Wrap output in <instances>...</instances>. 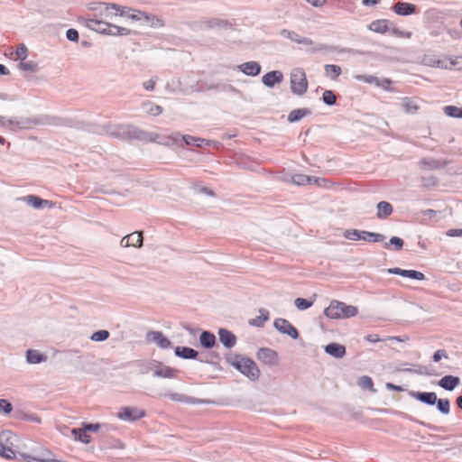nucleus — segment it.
<instances>
[{
    "instance_id": "obj_1",
    "label": "nucleus",
    "mask_w": 462,
    "mask_h": 462,
    "mask_svg": "<svg viewBox=\"0 0 462 462\" xmlns=\"http://www.w3.org/2000/svg\"><path fill=\"white\" fill-rule=\"evenodd\" d=\"M324 314L333 319H349L358 314V309L356 306L334 300L325 309Z\"/></svg>"
},
{
    "instance_id": "obj_2",
    "label": "nucleus",
    "mask_w": 462,
    "mask_h": 462,
    "mask_svg": "<svg viewBox=\"0 0 462 462\" xmlns=\"http://www.w3.org/2000/svg\"><path fill=\"white\" fill-rule=\"evenodd\" d=\"M87 26L97 32L109 35H128L130 33L129 29L111 24L101 18L88 19Z\"/></svg>"
},
{
    "instance_id": "obj_3",
    "label": "nucleus",
    "mask_w": 462,
    "mask_h": 462,
    "mask_svg": "<svg viewBox=\"0 0 462 462\" xmlns=\"http://www.w3.org/2000/svg\"><path fill=\"white\" fill-rule=\"evenodd\" d=\"M290 84L291 92L297 96L304 95L309 87L305 71L301 68H295L291 72Z\"/></svg>"
},
{
    "instance_id": "obj_4",
    "label": "nucleus",
    "mask_w": 462,
    "mask_h": 462,
    "mask_svg": "<svg viewBox=\"0 0 462 462\" xmlns=\"http://www.w3.org/2000/svg\"><path fill=\"white\" fill-rule=\"evenodd\" d=\"M232 365L251 380H256L259 378L260 371L255 362L252 359L243 356H236L232 361Z\"/></svg>"
},
{
    "instance_id": "obj_5",
    "label": "nucleus",
    "mask_w": 462,
    "mask_h": 462,
    "mask_svg": "<svg viewBox=\"0 0 462 462\" xmlns=\"http://www.w3.org/2000/svg\"><path fill=\"white\" fill-rule=\"evenodd\" d=\"M16 436L11 431L5 430L0 433V456L5 458H13L15 453L13 449L14 440Z\"/></svg>"
},
{
    "instance_id": "obj_6",
    "label": "nucleus",
    "mask_w": 462,
    "mask_h": 462,
    "mask_svg": "<svg viewBox=\"0 0 462 462\" xmlns=\"http://www.w3.org/2000/svg\"><path fill=\"white\" fill-rule=\"evenodd\" d=\"M124 14V8L116 4H103L98 11L99 18L106 22L116 16H123Z\"/></svg>"
},
{
    "instance_id": "obj_7",
    "label": "nucleus",
    "mask_w": 462,
    "mask_h": 462,
    "mask_svg": "<svg viewBox=\"0 0 462 462\" xmlns=\"http://www.w3.org/2000/svg\"><path fill=\"white\" fill-rule=\"evenodd\" d=\"M145 411L139 408L123 407L117 413V417L123 420L134 421L143 418Z\"/></svg>"
},
{
    "instance_id": "obj_8",
    "label": "nucleus",
    "mask_w": 462,
    "mask_h": 462,
    "mask_svg": "<svg viewBox=\"0 0 462 462\" xmlns=\"http://www.w3.org/2000/svg\"><path fill=\"white\" fill-rule=\"evenodd\" d=\"M257 359L264 365H275L278 364V354L270 348H260L256 354Z\"/></svg>"
},
{
    "instance_id": "obj_9",
    "label": "nucleus",
    "mask_w": 462,
    "mask_h": 462,
    "mask_svg": "<svg viewBox=\"0 0 462 462\" xmlns=\"http://www.w3.org/2000/svg\"><path fill=\"white\" fill-rule=\"evenodd\" d=\"M274 326L280 332L287 334L292 338H297L299 336L298 330L284 319H277L274 321Z\"/></svg>"
},
{
    "instance_id": "obj_10",
    "label": "nucleus",
    "mask_w": 462,
    "mask_h": 462,
    "mask_svg": "<svg viewBox=\"0 0 462 462\" xmlns=\"http://www.w3.org/2000/svg\"><path fill=\"white\" fill-rule=\"evenodd\" d=\"M120 244L124 247H128V246L141 247L143 245V233L142 232H134L130 235H127L122 238Z\"/></svg>"
},
{
    "instance_id": "obj_11",
    "label": "nucleus",
    "mask_w": 462,
    "mask_h": 462,
    "mask_svg": "<svg viewBox=\"0 0 462 462\" xmlns=\"http://www.w3.org/2000/svg\"><path fill=\"white\" fill-rule=\"evenodd\" d=\"M282 80L283 74L279 70H273L268 72L262 78L263 83L269 88H273L274 85L281 83Z\"/></svg>"
},
{
    "instance_id": "obj_12",
    "label": "nucleus",
    "mask_w": 462,
    "mask_h": 462,
    "mask_svg": "<svg viewBox=\"0 0 462 462\" xmlns=\"http://www.w3.org/2000/svg\"><path fill=\"white\" fill-rule=\"evenodd\" d=\"M28 205L33 207L34 208H41L44 207L52 208L53 203L47 199H42L37 196L28 195L22 199Z\"/></svg>"
},
{
    "instance_id": "obj_13",
    "label": "nucleus",
    "mask_w": 462,
    "mask_h": 462,
    "mask_svg": "<svg viewBox=\"0 0 462 462\" xmlns=\"http://www.w3.org/2000/svg\"><path fill=\"white\" fill-rule=\"evenodd\" d=\"M147 338L156 343L161 348H168L171 345L170 340L160 331H151L147 334Z\"/></svg>"
},
{
    "instance_id": "obj_14",
    "label": "nucleus",
    "mask_w": 462,
    "mask_h": 462,
    "mask_svg": "<svg viewBox=\"0 0 462 462\" xmlns=\"http://www.w3.org/2000/svg\"><path fill=\"white\" fill-rule=\"evenodd\" d=\"M393 11L399 15H410L415 13L416 6L413 4L398 2L393 5Z\"/></svg>"
},
{
    "instance_id": "obj_15",
    "label": "nucleus",
    "mask_w": 462,
    "mask_h": 462,
    "mask_svg": "<svg viewBox=\"0 0 462 462\" xmlns=\"http://www.w3.org/2000/svg\"><path fill=\"white\" fill-rule=\"evenodd\" d=\"M457 57L454 59L444 57L442 59L432 60L430 64L444 69H457V65H455Z\"/></svg>"
},
{
    "instance_id": "obj_16",
    "label": "nucleus",
    "mask_w": 462,
    "mask_h": 462,
    "mask_svg": "<svg viewBox=\"0 0 462 462\" xmlns=\"http://www.w3.org/2000/svg\"><path fill=\"white\" fill-rule=\"evenodd\" d=\"M239 69L248 76H256L261 71V66L256 61H248L241 64Z\"/></svg>"
},
{
    "instance_id": "obj_17",
    "label": "nucleus",
    "mask_w": 462,
    "mask_h": 462,
    "mask_svg": "<svg viewBox=\"0 0 462 462\" xmlns=\"http://www.w3.org/2000/svg\"><path fill=\"white\" fill-rule=\"evenodd\" d=\"M218 335H219V340L225 346L230 348L236 345V337L230 331L222 328L219 330Z\"/></svg>"
},
{
    "instance_id": "obj_18",
    "label": "nucleus",
    "mask_w": 462,
    "mask_h": 462,
    "mask_svg": "<svg viewBox=\"0 0 462 462\" xmlns=\"http://www.w3.org/2000/svg\"><path fill=\"white\" fill-rule=\"evenodd\" d=\"M353 234L356 236V239H362L365 241L381 242L384 239V236L378 233L366 231L358 232L355 230Z\"/></svg>"
},
{
    "instance_id": "obj_19",
    "label": "nucleus",
    "mask_w": 462,
    "mask_h": 462,
    "mask_svg": "<svg viewBox=\"0 0 462 462\" xmlns=\"http://www.w3.org/2000/svg\"><path fill=\"white\" fill-rule=\"evenodd\" d=\"M390 22L385 19L375 20L369 24V30L377 33H385L390 29Z\"/></svg>"
},
{
    "instance_id": "obj_20",
    "label": "nucleus",
    "mask_w": 462,
    "mask_h": 462,
    "mask_svg": "<svg viewBox=\"0 0 462 462\" xmlns=\"http://www.w3.org/2000/svg\"><path fill=\"white\" fill-rule=\"evenodd\" d=\"M460 383L458 377H455L452 375H446L442 379L439 380V385L445 390L452 391L455 387H457Z\"/></svg>"
},
{
    "instance_id": "obj_21",
    "label": "nucleus",
    "mask_w": 462,
    "mask_h": 462,
    "mask_svg": "<svg viewBox=\"0 0 462 462\" xmlns=\"http://www.w3.org/2000/svg\"><path fill=\"white\" fill-rule=\"evenodd\" d=\"M402 106L403 110L408 114H414L420 108L417 99L413 98V97L402 98Z\"/></svg>"
},
{
    "instance_id": "obj_22",
    "label": "nucleus",
    "mask_w": 462,
    "mask_h": 462,
    "mask_svg": "<svg viewBox=\"0 0 462 462\" xmlns=\"http://www.w3.org/2000/svg\"><path fill=\"white\" fill-rule=\"evenodd\" d=\"M325 350L328 354H329L330 356H333L337 358L343 357L346 354V347L344 346H342L340 344H337V343L328 344L325 347Z\"/></svg>"
},
{
    "instance_id": "obj_23",
    "label": "nucleus",
    "mask_w": 462,
    "mask_h": 462,
    "mask_svg": "<svg viewBox=\"0 0 462 462\" xmlns=\"http://www.w3.org/2000/svg\"><path fill=\"white\" fill-rule=\"evenodd\" d=\"M393 211V206L387 201H381L377 204L376 216L378 218H386Z\"/></svg>"
},
{
    "instance_id": "obj_24",
    "label": "nucleus",
    "mask_w": 462,
    "mask_h": 462,
    "mask_svg": "<svg viewBox=\"0 0 462 462\" xmlns=\"http://www.w3.org/2000/svg\"><path fill=\"white\" fill-rule=\"evenodd\" d=\"M28 56V49L24 44H19L16 48V51H10L9 57L14 60H22L23 61Z\"/></svg>"
},
{
    "instance_id": "obj_25",
    "label": "nucleus",
    "mask_w": 462,
    "mask_h": 462,
    "mask_svg": "<svg viewBox=\"0 0 462 462\" xmlns=\"http://www.w3.org/2000/svg\"><path fill=\"white\" fill-rule=\"evenodd\" d=\"M413 396L419 401L433 405L437 402V395L435 393H416Z\"/></svg>"
},
{
    "instance_id": "obj_26",
    "label": "nucleus",
    "mask_w": 462,
    "mask_h": 462,
    "mask_svg": "<svg viewBox=\"0 0 462 462\" xmlns=\"http://www.w3.org/2000/svg\"><path fill=\"white\" fill-rule=\"evenodd\" d=\"M45 359L46 357L38 350L30 349L26 352V360L30 364H39Z\"/></svg>"
},
{
    "instance_id": "obj_27",
    "label": "nucleus",
    "mask_w": 462,
    "mask_h": 462,
    "mask_svg": "<svg viewBox=\"0 0 462 462\" xmlns=\"http://www.w3.org/2000/svg\"><path fill=\"white\" fill-rule=\"evenodd\" d=\"M175 354L183 358H195L198 356L197 351L186 346H177Z\"/></svg>"
},
{
    "instance_id": "obj_28",
    "label": "nucleus",
    "mask_w": 462,
    "mask_h": 462,
    "mask_svg": "<svg viewBox=\"0 0 462 462\" xmlns=\"http://www.w3.org/2000/svg\"><path fill=\"white\" fill-rule=\"evenodd\" d=\"M72 435L74 436L76 440H79L83 443H89L91 440V437L88 434L87 430L83 429H73L71 430Z\"/></svg>"
},
{
    "instance_id": "obj_29",
    "label": "nucleus",
    "mask_w": 462,
    "mask_h": 462,
    "mask_svg": "<svg viewBox=\"0 0 462 462\" xmlns=\"http://www.w3.org/2000/svg\"><path fill=\"white\" fill-rule=\"evenodd\" d=\"M310 114V111L306 108L294 109L289 114L288 120L290 122H296Z\"/></svg>"
},
{
    "instance_id": "obj_30",
    "label": "nucleus",
    "mask_w": 462,
    "mask_h": 462,
    "mask_svg": "<svg viewBox=\"0 0 462 462\" xmlns=\"http://www.w3.org/2000/svg\"><path fill=\"white\" fill-rule=\"evenodd\" d=\"M201 345L207 348H210L215 345L216 337L214 334L204 331L199 337Z\"/></svg>"
},
{
    "instance_id": "obj_31",
    "label": "nucleus",
    "mask_w": 462,
    "mask_h": 462,
    "mask_svg": "<svg viewBox=\"0 0 462 462\" xmlns=\"http://www.w3.org/2000/svg\"><path fill=\"white\" fill-rule=\"evenodd\" d=\"M281 35L286 37V38H289L291 39V41H294L298 43H309L310 42V40L306 39V38H300V36L293 31H289V30H282L281 32Z\"/></svg>"
},
{
    "instance_id": "obj_32",
    "label": "nucleus",
    "mask_w": 462,
    "mask_h": 462,
    "mask_svg": "<svg viewBox=\"0 0 462 462\" xmlns=\"http://www.w3.org/2000/svg\"><path fill=\"white\" fill-rule=\"evenodd\" d=\"M173 402H186V403H196L197 402L193 398L186 396L178 393H171L166 395Z\"/></svg>"
},
{
    "instance_id": "obj_33",
    "label": "nucleus",
    "mask_w": 462,
    "mask_h": 462,
    "mask_svg": "<svg viewBox=\"0 0 462 462\" xmlns=\"http://www.w3.org/2000/svg\"><path fill=\"white\" fill-rule=\"evenodd\" d=\"M444 113L450 117L462 118V108L456 106H446Z\"/></svg>"
},
{
    "instance_id": "obj_34",
    "label": "nucleus",
    "mask_w": 462,
    "mask_h": 462,
    "mask_svg": "<svg viewBox=\"0 0 462 462\" xmlns=\"http://www.w3.org/2000/svg\"><path fill=\"white\" fill-rule=\"evenodd\" d=\"M259 312L261 315L259 317H257L256 319H252L250 321L251 325L258 326V327L263 326V323L269 319V312L266 310L261 309L259 310Z\"/></svg>"
},
{
    "instance_id": "obj_35",
    "label": "nucleus",
    "mask_w": 462,
    "mask_h": 462,
    "mask_svg": "<svg viewBox=\"0 0 462 462\" xmlns=\"http://www.w3.org/2000/svg\"><path fill=\"white\" fill-rule=\"evenodd\" d=\"M182 139L186 143L187 145H195L197 147H201L204 143H206L205 139L194 137L191 135H183Z\"/></svg>"
},
{
    "instance_id": "obj_36",
    "label": "nucleus",
    "mask_w": 462,
    "mask_h": 462,
    "mask_svg": "<svg viewBox=\"0 0 462 462\" xmlns=\"http://www.w3.org/2000/svg\"><path fill=\"white\" fill-rule=\"evenodd\" d=\"M322 100L325 104L332 106L337 101V97L332 90H325L322 95Z\"/></svg>"
},
{
    "instance_id": "obj_37",
    "label": "nucleus",
    "mask_w": 462,
    "mask_h": 462,
    "mask_svg": "<svg viewBox=\"0 0 462 462\" xmlns=\"http://www.w3.org/2000/svg\"><path fill=\"white\" fill-rule=\"evenodd\" d=\"M325 70L327 73L331 74V78L336 79L341 74V68L337 65L328 64L325 66Z\"/></svg>"
},
{
    "instance_id": "obj_38",
    "label": "nucleus",
    "mask_w": 462,
    "mask_h": 462,
    "mask_svg": "<svg viewBox=\"0 0 462 462\" xmlns=\"http://www.w3.org/2000/svg\"><path fill=\"white\" fill-rule=\"evenodd\" d=\"M365 338L366 341L371 343H376L383 340L379 337L377 334H369ZM384 340L401 341L400 337H387Z\"/></svg>"
},
{
    "instance_id": "obj_39",
    "label": "nucleus",
    "mask_w": 462,
    "mask_h": 462,
    "mask_svg": "<svg viewBox=\"0 0 462 462\" xmlns=\"http://www.w3.org/2000/svg\"><path fill=\"white\" fill-rule=\"evenodd\" d=\"M393 245L396 250H401L403 246V240L397 236H393L388 243H385L384 247L389 249V245Z\"/></svg>"
},
{
    "instance_id": "obj_40",
    "label": "nucleus",
    "mask_w": 462,
    "mask_h": 462,
    "mask_svg": "<svg viewBox=\"0 0 462 462\" xmlns=\"http://www.w3.org/2000/svg\"><path fill=\"white\" fill-rule=\"evenodd\" d=\"M109 337V332L107 330H98L92 334L91 340L93 341H104Z\"/></svg>"
},
{
    "instance_id": "obj_41",
    "label": "nucleus",
    "mask_w": 462,
    "mask_h": 462,
    "mask_svg": "<svg viewBox=\"0 0 462 462\" xmlns=\"http://www.w3.org/2000/svg\"><path fill=\"white\" fill-rule=\"evenodd\" d=\"M403 277L416 280H423L425 278L422 273L414 270H404Z\"/></svg>"
},
{
    "instance_id": "obj_42",
    "label": "nucleus",
    "mask_w": 462,
    "mask_h": 462,
    "mask_svg": "<svg viewBox=\"0 0 462 462\" xmlns=\"http://www.w3.org/2000/svg\"><path fill=\"white\" fill-rule=\"evenodd\" d=\"M438 409L444 414L449 412V401L448 399H437Z\"/></svg>"
},
{
    "instance_id": "obj_43",
    "label": "nucleus",
    "mask_w": 462,
    "mask_h": 462,
    "mask_svg": "<svg viewBox=\"0 0 462 462\" xmlns=\"http://www.w3.org/2000/svg\"><path fill=\"white\" fill-rule=\"evenodd\" d=\"M19 69L24 71H35L37 69V65L33 61H26V62H21L18 65Z\"/></svg>"
},
{
    "instance_id": "obj_44",
    "label": "nucleus",
    "mask_w": 462,
    "mask_h": 462,
    "mask_svg": "<svg viewBox=\"0 0 462 462\" xmlns=\"http://www.w3.org/2000/svg\"><path fill=\"white\" fill-rule=\"evenodd\" d=\"M294 303H295V306L299 310H301L310 308L312 304L310 301H308L306 299H302V298H297L295 300Z\"/></svg>"
},
{
    "instance_id": "obj_45",
    "label": "nucleus",
    "mask_w": 462,
    "mask_h": 462,
    "mask_svg": "<svg viewBox=\"0 0 462 462\" xmlns=\"http://www.w3.org/2000/svg\"><path fill=\"white\" fill-rule=\"evenodd\" d=\"M154 374L156 376H160V377H173L174 371L171 368H163V369L156 370Z\"/></svg>"
},
{
    "instance_id": "obj_46",
    "label": "nucleus",
    "mask_w": 462,
    "mask_h": 462,
    "mask_svg": "<svg viewBox=\"0 0 462 462\" xmlns=\"http://www.w3.org/2000/svg\"><path fill=\"white\" fill-rule=\"evenodd\" d=\"M359 384L364 388L372 389L374 386V383L369 376H363L359 380Z\"/></svg>"
},
{
    "instance_id": "obj_47",
    "label": "nucleus",
    "mask_w": 462,
    "mask_h": 462,
    "mask_svg": "<svg viewBox=\"0 0 462 462\" xmlns=\"http://www.w3.org/2000/svg\"><path fill=\"white\" fill-rule=\"evenodd\" d=\"M389 31L391 32L392 34L401 38H410L411 35V32H402L395 27L390 28Z\"/></svg>"
},
{
    "instance_id": "obj_48",
    "label": "nucleus",
    "mask_w": 462,
    "mask_h": 462,
    "mask_svg": "<svg viewBox=\"0 0 462 462\" xmlns=\"http://www.w3.org/2000/svg\"><path fill=\"white\" fill-rule=\"evenodd\" d=\"M293 181L300 185H304L306 183H309L310 181V179L309 176L299 174L295 175L293 177Z\"/></svg>"
},
{
    "instance_id": "obj_49",
    "label": "nucleus",
    "mask_w": 462,
    "mask_h": 462,
    "mask_svg": "<svg viewBox=\"0 0 462 462\" xmlns=\"http://www.w3.org/2000/svg\"><path fill=\"white\" fill-rule=\"evenodd\" d=\"M3 411L5 414H8L12 411V405L6 400H0V411Z\"/></svg>"
},
{
    "instance_id": "obj_50",
    "label": "nucleus",
    "mask_w": 462,
    "mask_h": 462,
    "mask_svg": "<svg viewBox=\"0 0 462 462\" xmlns=\"http://www.w3.org/2000/svg\"><path fill=\"white\" fill-rule=\"evenodd\" d=\"M66 35L69 41H73V42L79 41V32L75 29H69L66 32Z\"/></svg>"
},
{
    "instance_id": "obj_51",
    "label": "nucleus",
    "mask_w": 462,
    "mask_h": 462,
    "mask_svg": "<svg viewBox=\"0 0 462 462\" xmlns=\"http://www.w3.org/2000/svg\"><path fill=\"white\" fill-rule=\"evenodd\" d=\"M148 113L151 116H159L162 113V107L158 105H151V107L148 110Z\"/></svg>"
},
{
    "instance_id": "obj_52",
    "label": "nucleus",
    "mask_w": 462,
    "mask_h": 462,
    "mask_svg": "<svg viewBox=\"0 0 462 462\" xmlns=\"http://www.w3.org/2000/svg\"><path fill=\"white\" fill-rule=\"evenodd\" d=\"M156 81H157V78H154V79H151L147 81H145L143 83V88L146 89V90H149V91H152L154 89V87H155V84H156Z\"/></svg>"
},
{
    "instance_id": "obj_53",
    "label": "nucleus",
    "mask_w": 462,
    "mask_h": 462,
    "mask_svg": "<svg viewBox=\"0 0 462 462\" xmlns=\"http://www.w3.org/2000/svg\"><path fill=\"white\" fill-rule=\"evenodd\" d=\"M442 357H445V358L448 357V355L445 350H438L433 355V360L435 362H439Z\"/></svg>"
},
{
    "instance_id": "obj_54",
    "label": "nucleus",
    "mask_w": 462,
    "mask_h": 462,
    "mask_svg": "<svg viewBox=\"0 0 462 462\" xmlns=\"http://www.w3.org/2000/svg\"><path fill=\"white\" fill-rule=\"evenodd\" d=\"M446 235H447L448 236H450V237H454V236H462V229H459V228L448 229V230L446 232Z\"/></svg>"
},
{
    "instance_id": "obj_55",
    "label": "nucleus",
    "mask_w": 462,
    "mask_h": 462,
    "mask_svg": "<svg viewBox=\"0 0 462 462\" xmlns=\"http://www.w3.org/2000/svg\"><path fill=\"white\" fill-rule=\"evenodd\" d=\"M356 79L359 80H362L364 82H367V83H374V82L377 81V79L374 76L361 75V76H357Z\"/></svg>"
},
{
    "instance_id": "obj_56",
    "label": "nucleus",
    "mask_w": 462,
    "mask_h": 462,
    "mask_svg": "<svg viewBox=\"0 0 462 462\" xmlns=\"http://www.w3.org/2000/svg\"><path fill=\"white\" fill-rule=\"evenodd\" d=\"M306 1L315 7L323 6L326 3V0H306Z\"/></svg>"
},
{
    "instance_id": "obj_57",
    "label": "nucleus",
    "mask_w": 462,
    "mask_h": 462,
    "mask_svg": "<svg viewBox=\"0 0 462 462\" xmlns=\"http://www.w3.org/2000/svg\"><path fill=\"white\" fill-rule=\"evenodd\" d=\"M84 429L87 430V431H97L99 430L100 429V425L99 424H87Z\"/></svg>"
},
{
    "instance_id": "obj_58",
    "label": "nucleus",
    "mask_w": 462,
    "mask_h": 462,
    "mask_svg": "<svg viewBox=\"0 0 462 462\" xmlns=\"http://www.w3.org/2000/svg\"><path fill=\"white\" fill-rule=\"evenodd\" d=\"M388 273L403 276L404 270L401 268H391L388 270Z\"/></svg>"
},
{
    "instance_id": "obj_59",
    "label": "nucleus",
    "mask_w": 462,
    "mask_h": 462,
    "mask_svg": "<svg viewBox=\"0 0 462 462\" xmlns=\"http://www.w3.org/2000/svg\"><path fill=\"white\" fill-rule=\"evenodd\" d=\"M363 5L366 6L375 5L380 0H363Z\"/></svg>"
},
{
    "instance_id": "obj_60",
    "label": "nucleus",
    "mask_w": 462,
    "mask_h": 462,
    "mask_svg": "<svg viewBox=\"0 0 462 462\" xmlns=\"http://www.w3.org/2000/svg\"><path fill=\"white\" fill-rule=\"evenodd\" d=\"M455 65H457V70L462 69V57H457V61H456Z\"/></svg>"
},
{
    "instance_id": "obj_61",
    "label": "nucleus",
    "mask_w": 462,
    "mask_h": 462,
    "mask_svg": "<svg viewBox=\"0 0 462 462\" xmlns=\"http://www.w3.org/2000/svg\"><path fill=\"white\" fill-rule=\"evenodd\" d=\"M0 74L2 75H7L9 74V70L7 69V68L3 65V64H0Z\"/></svg>"
},
{
    "instance_id": "obj_62",
    "label": "nucleus",
    "mask_w": 462,
    "mask_h": 462,
    "mask_svg": "<svg viewBox=\"0 0 462 462\" xmlns=\"http://www.w3.org/2000/svg\"><path fill=\"white\" fill-rule=\"evenodd\" d=\"M7 123H11V121L0 116V125H5Z\"/></svg>"
},
{
    "instance_id": "obj_63",
    "label": "nucleus",
    "mask_w": 462,
    "mask_h": 462,
    "mask_svg": "<svg viewBox=\"0 0 462 462\" xmlns=\"http://www.w3.org/2000/svg\"><path fill=\"white\" fill-rule=\"evenodd\" d=\"M457 406L462 410V396H459V397L457 399Z\"/></svg>"
},
{
    "instance_id": "obj_64",
    "label": "nucleus",
    "mask_w": 462,
    "mask_h": 462,
    "mask_svg": "<svg viewBox=\"0 0 462 462\" xmlns=\"http://www.w3.org/2000/svg\"><path fill=\"white\" fill-rule=\"evenodd\" d=\"M387 388H389V389H399L398 387L394 386L392 383H387Z\"/></svg>"
}]
</instances>
